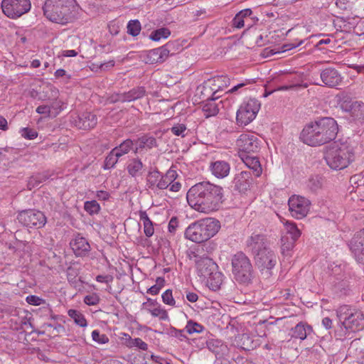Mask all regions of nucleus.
<instances>
[{
	"label": "nucleus",
	"mask_w": 364,
	"mask_h": 364,
	"mask_svg": "<svg viewBox=\"0 0 364 364\" xmlns=\"http://www.w3.org/2000/svg\"><path fill=\"white\" fill-rule=\"evenodd\" d=\"M222 187L208 181L198 183L187 192L189 205L196 210L210 213L218 210L223 202Z\"/></svg>",
	"instance_id": "1"
},
{
	"label": "nucleus",
	"mask_w": 364,
	"mask_h": 364,
	"mask_svg": "<svg viewBox=\"0 0 364 364\" xmlns=\"http://www.w3.org/2000/svg\"><path fill=\"white\" fill-rule=\"evenodd\" d=\"M336 121L331 117H324L306 124L300 138L304 143L311 146H321L333 140L338 134Z\"/></svg>",
	"instance_id": "2"
},
{
	"label": "nucleus",
	"mask_w": 364,
	"mask_h": 364,
	"mask_svg": "<svg viewBox=\"0 0 364 364\" xmlns=\"http://www.w3.org/2000/svg\"><path fill=\"white\" fill-rule=\"evenodd\" d=\"M75 0H46L43 7L44 15L53 22L66 24L75 18Z\"/></svg>",
	"instance_id": "3"
},
{
	"label": "nucleus",
	"mask_w": 364,
	"mask_h": 364,
	"mask_svg": "<svg viewBox=\"0 0 364 364\" xmlns=\"http://www.w3.org/2000/svg\"><path fill=\"white\" fill-rule=\"evenodd\" d=\"M220 222L208 218L191 223L185 231L186 239L200 243L213 237L220 230Z\"/></svg>",
	"instance_id": "4"
},
{
	"label": "nucleus",
	"mask_w": 364,
	"mask_h": 364,
	"mask_svg": "<svg viewBox=\"0 0 364 364\" xmlns=\"http://www.w3.org/2000/svg\"><path fill=\"white\" fill-rule=\"evenodd\" d=\"M353 156L352 149L346 143L334 141L327 148L325 160L331 168L341 170L350 164Z\"/></svg>",
	"instance_id": "5"
},
{
	"label": "nucleus",
	"mask_w": 364,
	"mask_h": 364,
	"mask_svg": "<svg viewBox=\"0 0 364 364\" xmlns=\"http://www.w3.org/2000/svg\"><path fill=\"white\" fill-rule=\"evenodd\" d=\"M232 273L235 281L249 284L253 278V267L250 259L242 252L235 254L231 259Z\"/></svg>",
	"instance_id": "6"
},
{
	"label": "nucleus",
	"mask_w": 364,
	"mask_h": 364,
	"mask_svg": "<svg viewBox=\"0 0 364 364\" xmlns=\"http://www.w3.org/2000/svg\"><path fill=\"white\" fill-rule=\"evenodd\" d=\"M336 314L342 326L346 329L355 331L364 327V316L359 311L343 305L337 309Z\"/></svg>",
	"instance_id": "7"
},
{
	"label": "nucleus",
	"mask_w": 364,
	"mask_h": 364,
	"mask_svg": "<svg viewBox=\"0 0 364 364\" xmlns=\"http://www.w3.org/2000/svg\"><path fill=\"white\" fill-rule=\"evenodd\" d=\"M260 109V102L256 99H250L243 102L237 112L236 121L239 126H246L252 122Z\"/></svg>",
	"instance_id": "8"
},
{
	"label": "nucleus",
	"mask_w": 364,
	"mask_h": 364,
	"mask_svg": "<svg viewBox=\"0 0 364 364\" xmlns=\"http://www.w3.org/2000/svg\"><path fill=\"white\" fill-rule=\"evenodd\" d=\"M2 12L11 19H16L28 12L31 9L30 0H2Z\"/></svg>",
	"instance_id": "9"
},
{
	"label": "nucleus",
	"mask_w": 364,
	"mask_h": 364,
	"mask_svg": "<svg viewBox=\"0 0 364 364\" xmlns=\"http://www.w3.org/2000/svg\"><path fill=\"white\" fill-rule=\"evenodd\" d=\"M17 219L28 228H41L46 223V218L41 211L31 209L20 212Z\"/></svg>",
	"instance_id": "10"
},
{
	"label": "nucleus",
	"mask_w": 364,
	"mask_h": 364,
	"mask_svg": "<svg viewBox=\"0 0 364 364\" xmlns=\"http://www.w3.org/2000/svg\"><path fill=\"white\" fill-rule=\"evenodd\" d=\"M240 154H250L258 151L259 141L253 133H243L236 140Z\"/></svg>",
	"instance_id": "11"
},
{
	"label": "nucleus",
	"mask_w": 364,
	"mask_h": 364,
	"mask_svg": "<svg viewBox=\"0 0 364 364\" xmlns=\"http://www.w3.org/2000/svg\"><path fill=\"white\" fill-rule=\"evenodd\" d=\"M288 205L291 215L296 219H301L308 214L311 202L303 196H292L289 199Z\"/></svg>",
	"instance_id": "12"
},
{
	"label": "nucleus",
	"mask_w": 364,
	"mask_h": 364,
	"mask_svg": "<svg viewBox=\"0 0 364 364\" xmlns=\"http://www.w3.org/2000/svg\"><path fill=\"white\" fill-rule=\"evenodd\" d=\"M256 264L262 270H270L277 263V257L269 247L255 255Z\"/></svg>",
	"instance_id": "13"
},
{
	"label": "nucleus",
	"mask_w": 364,
	"mask_h": 364,
	"mask_svg": "<svg viewBox=\"0 0 364 364\" xmlns=\"http://www.w3.org/2000/svg\"><path fill=\"white\" fill-rule=\"evenodd\" d=\"M196 264L198 274L203 280L209 277L215 270L218 265L209 257H201L196 256Z\"/></svg>",
	"instance_id": "14"
},
{
	"label": "nucleus",
	"mask_w": 364,
	"mask_h": 364,
	"mask_svg": "<svg viewBox=\"0 0 364 364\" xmlns=\"http://www.w3.org/2000/svg\"><path fill=\"white\" fill-rule=\"evenodd\" d=\"M171 46V44L168 43L164 46L149 50L146 54V63L154 64L164 62L169 56Z\"/></svg>",
	"instance_id": "15"
},
{
	"label": "nucleus",
	"mask_w": 364,
	"mask_h": 364,
	"mask_svg": "<svg viewBox=\"0 0 364 364\" xmlns=\"http://www.w3.org/2000/svg\"><path fill=\"white\" fill-rule=\"evenodd\" d=\"M350 248L355 259L364 264V230L358 232L350 241Z\"/></svg>",
	"instance_id": "16"
},
{
	"label": "nucleus",
	"mask_w": 364,
	"mask_h": 364,
	"mask_svg": "<svg viewBox=\"0 0 364 364\" xmlns=\"http://www.w3.org/2000/svg\"><path fill=\"white\" fill-rule=\"evenodd\" d=\"M252 183V173L250 171H241L235 174L232 184L235 190L240 193H246L250 189Z\"/></svg>",
	"instance_id": "17"
},
{
	"label": "nucleus",
	"mask_w": 364,
	"mask_h": 364,
	"mask_svg": "<svg viewBox=\"0 0 364 364\" xmlns=\"http://www.w3.org/2000/svg\"><path fill=\"white\" fill-rule=\"evenodd\" d=\"M247 246L254 255L268 248L265 236L257 233H252L247 239Z\"/></svg>",
	"instance_id": "18"
},
{
	"label": "nucleus",
	"mask_w": 364,
	"mask_h": 364,
	"mask_svg": "<svg viewBox=\"0 0 364 364\" xmlns=\"http://www.w3.org/2000/svg\"><path fill=\"white\" fill-rule=\"evenodd\" d=\"M321 79L322 82L328 87H334L341 82V75L338 70L333 68H328L323 70L321 73Z\"/></svg>",
	"instance_id": "19"
},
{
	"label": "nucleus",
	"mask_w": 364,
	"mask_h": 364,
	"mask_svg": "<svg viewBox=\"0 0 364 364\" xmlns=\"http://www.w3.org/2000/svg\"><path fill=\"white\" fill-rule=\"evenodd\" d=\"M210 170L216 178H223L230 173V166L227 161H216L210 163Z\"/></svg>",
	"instance_id": "20"
},
{
	"label": "nucleus",
	"mask_w": 364,
	"mask_h": 364,
	"mask_svg": "<svg viewBox=\"0 0 364 364\" xmlns=\"http://www.w3.org/2000/svg\"><path fill=\"white\" fill-rule=\"evenodd\" d=\"M313 332V328L306 322L301 321L291 329V337L301 341L305 340Z\"/></svg>",
	"instance_id": "21"
},
{
	"label": "nucleus",
	"mask_w": 364,
	"mask_h": 364,
	"mask_svg": "<svg viewBox=\"0 0 364 364\" xmlns=\"http://www.w3.org/2000/svg\"><path fill=\"white\" fill-rule=\"evenodd\" d=\"M240 157L245 163V164L251 170L256 177L261 176L262 168L259 161L256 156H251L250 154H240Z\"/></svg>",
	"instance_id": "22"
},
{
	"label": "nucleus",
	"mask_w": 364,
	"mask_h": 364,
	"mask_svg": "<svg viewBox=\"0 0 364 364\" xmlns=\"http://www.w3.org/2000/svg\"><path fill=\"white\" fill-rule=\"evenodd\" d=\"M71 247L77 256H82L90 250V245L85 237H76L70 242Z\"/></svg>",
	"instance_id": "23"
},
{
	"label": "nucleus",
	"mask_w": 364,
	"mask_h": 364,
	"mask_svg": "<svg viewBox=\"0 0 364 364\" xmlns=\"http://www.w3.org/2000/svg\"><path fill=\"white\" fill-rule=\"evenodd\" d=\"M97 123V116L91 112H84L79 117L77 126L80 129H90L94 128Z\"/></svg>",
	"instance_id": "24"
},
{
	"label": "nucleus",
	"mask_w": 364,
	"mask_h": 364,
	"mask_svg": "<svg viewBox=\"0 0 364 364\" xmlns=\"http://www.w3.org/2000/svg\"><path fill=\"white\" fill-rule=\"evenodd\" d=\"M210 82H203L197 87L196 95H198L200 102L209 100L212 98H219L220 95H215L210 89Z\"/></svg>",
	"instance_id": "25"
},
{
	"label": "nucleus",
	"mask_w": 364,
	"mask_h": 364,
	"mask_svg": "<svg viewBox=\"0 0 364 364\" xmlns=\"http://www.w3.org/2000/svg\"><path fill=\"white\" fill-rule=\"evenodd\" d=\"M178 177V174L176 171L169 169L166 173L164 176L161 175L160 181L157 183V188L160 190H164L169 188V186Z\"/></svg>",
	"instance_id": "26"
},
{
	"label": "nucleus",
	"mask_w": 364,
	"mask_h": 364,
	"mask_svg": "<svg viewBox=\"0 0 364 364\" xmlns=\"http://www.w3.org/2000/svg\"><path fill=\"white\" fill-rule=\"evenodd\" d=\"M208 287L213 290L217 291L220 288L223 281V274L218 269L215 270L209 277L205 279Z\"/></svg>",
	"instance_id": "27"
},
{
	"label": "nucleus",
	"mask_w": 364,
	"mask_h": 364,
	"mask_svg": "<svg viewBox=\"0 0 364 364\" xmlns=\"http://www.w3.org/2000/svg\"><path fill=\"white\" fill-rule=\"evenodd\" d=\"M144 87L139 86L134 87L127 92H123L125 102H130L141 99L146 95Z\"/></svg>",
	"instance_id": "28"
},
{
	"label": "nucleus",
	"mask_w": 364,
	"mask_h": 364,
	"mask_svg": "<svg viewBox=\"0 0 364 364\" xmlns=\"http://www.w3.org/2000/svg\"><path fill=\"white\" fill-rule=\"evenodd\" d=\"M143 167L142 161L139 159L134 158L129 160L127 170L130 176L136 177L141 175Z\"/></svg>",
	"instance_id": "29"
},
{
	"label": "nucleus",
	"mask_w": 364,
	"mask_h": 364,
	"mask_svg": "<svg viewBox=\"0 0 364 364\" xmlns=\"http://www.w3.org/2000/svg\"><path fill=\"white\" fill-rule=\"evenodd\" d=\"M338 106L345 112H350L354 105L355 101L346 93H341L336 96Z\"/></svg>",
	"instance_id": "30"
},
{
	"label": "nucleus",
	"mask_w": 364,
	"mask_h": 364,
	"mask_svg": "<svg viewBox=\"0 0 364 364\" xmlns=\"http://www.w3.org/2000/svg\"><path fill=\"white\" fill-rule=\"evenodd\" d=\"M218 98H212L205 101L203 105V111L207 117L216 115L219 112L218 105L215 102Z\"/></svg>",
	"instance_id": "31"
},
{
	"label": "nucleus",
	"mask_w": 364,
	"mask_h": 364,
	"mask_svg": "<svg viewBox=\"0 0 364 364\" xmlns=\"http://www.w3.org/2000/svg\"><path fill=\"white\" fill-rule=\"evenodd\" d=\"M139 217L140 220L143 221L144 234L148 237H151L154 235V228L146 211H139Z\"/></svg>",
	"instance_id": "32"
},
{
	"label": "nucleus",
	"mask_w": 364,
	"mask_h": 364,
	"mask_svg": "<svg viewBox=\"0 0 364 364\" xmlns=\"http://www.w3.org/2000/svg\"><path fill=\"white\" fill-rule=\"evenodd\" d=\"M124 336H125L124 344L128 348L137 347L139 349L143 350H147L148 345L145 342H144L141 338H132V337L127 333H124Z\"/></svg>",
	"instance_id": "33"
},
{
	"label": "nucleus",
	"mask_w": 364,
	"mask_h": 364,
	"mask_svg": "<svg viewBox=\"0 0 364 364\" xmlns=\"http://www.w3.org/2000/svg\"><path fill=\"white\" fill-rule=\"evenodd\" d=\"M352 117L358 120L364 119V103L362 102L355 101L354 105L349 112Z\"/></svg>",
	"instance_id": "34"
},
{
	"label": "nucleus",
	"mask_w": 364,
	"mask_h": 364,
	"mask_svg": "<svg viewBox=\"0 0 364 364\" xmlns=\"http://www.w3.org/2000/svg\"><path fill=\"white\" fill-rule=\"evenodd\" d=\"M323 184V178L319 175L311 176L307 182V186L311 191H317L321 189Z\"/></svg>",
	"instance_id": "35"
},
{
	"label": "nucleus",
	"mask_w": 364,
	"mask_h": 364,
	"mask_svg": "<svg viewBox=\"0 0 364 364\" xmlns=\"http://www.w3.org/2000/svg\"><path fill=\"white\" fill-rule=\"evenodd\" d=\"M288 237L289 235H282L281 238V250L284 255H289V252L293 249L296 242Z\"/></svg>",
	"instance_id": "36"
},
{
	"label": "nucleus",
	"mask_w": 364,
	"mask_h": 364,
	"mask_svg": "<svg viewBox=\"0 0 364 364\" xmlns=\"http://www.w3.org/2000/svg\"><path fill=\"white\" fill-rule=\"evenodd\" d=\"M133 141L131 139H127L112 149L115 151V154L120 158L123 155L127 154L132 149Z\"/></svg>",
	"instance_id": "37"
},
{
	"label": "nucleus",
	"mask_w": 364,
	"mask_h": 364,
	"mask_svg": "<svg viewBox=\"0 0 364 364\" xmlns=\"http://www.w3.org/2000/svg\"><path fill=\"white\" fill-rule=\"evenodd\" d=\"M138 141L139 142V149H151L157 146L156 139L154 136H143L138 139Z\"/></svg>",
	"instance_id": "38"
},
{
	"label": "nucleus",
	"mask_w": 364,
	"mask_h": 364,
	"mask_svg": "<svg viewBox=\"0 0 364 364\" xmlns=\"http://www.w3.org/2000/svg\"><path fill=\"white\" fill-rule=\"evenodd\" d=\"M286 233L284 235H289L291 240L296 241L301 235L299 230L295 224L291 223H287L285 224Z\"/></svg>",
	"instance_id": "39"
},
{
	"label": "nucleus",
	"mask_w": 364,
	"mask_h": 364,
	"mask_svg": "<svg viewBox=\"0 0 364 364\" xmlns=\"http://www.w3.org/2000/svg\"><path fill=\"white\" fill-rule=\"evenodd\" d=\"M68 315L80 326L85 327L87 326V321L84 316L77 310L70 309L68 311Z\"/></svg>",
	"instance_id": "40"
},
{
	"label": "nucleus",
	"mask_w": 364,
	"mask_h": 364,
	"mask_svg": "<svg viewBox=\"0 0 364 364\" xmlns=\"http://www.w3.org/2000/svg\"><path fill=\"white\" fill-rule=\"evenodd\" d=\"M171 35V31L169 29L166 28H161L154 31L151 35L150 38L152 41H158L161 38H166Z\"/></svg>",
	"instance_id": "41"
},
{
	"label": "nucleus",
	"mask_w": 364,
	"mask_h": 364,
	"mask_svg": "<svg viewBox=\"0 0 364 364\" xmlns=\"http://www.w3.org/2000/svg\"><path fill=\"white\" fill-rule=\"evenodd\" d=\"M185 330L188 333L192 334L194 333H201L204 330V327L200 323L190 320L187 322Z\"/></svg>",
	"instance_id": "42"
},
{
	"label": "nucleus",
	"mask_w": 364,
	"mask_h": 364,
	"mask_svg": "<svg viewBox=\"0 0 364 364\" xmlns=\"http://www.w3.org/2000/svg\"><path fill=\"white\" fill-rule=\"evenodd\" d=\"M141 31V24L138 20H132L127 25V33L133 36L139 35Z\"/></svg>",
	"instance_id": "43"
},
{
	"label": "nucleus",
	"mask_w": 364,
	"mask_h": 364,
	"mask_svg": "<svg viewBox=\"0 0 364 364\" xmlns=\"http://www.w3.org/2000/svg\"><path fill=\"white\" fill-rule=\"evenodd\" d=\"M119 158V157L115 154V151L112 150L105 159L104 168L105 169L113 168L117 163Z\"/></svg>",
	"instance_id": "44"
},
{
	"label": "nucleus",
	"mask_w": 364,
	"mask_h": 364,
	"mask_svg": "<svg viewBox=\"0 0 364 364\" xmlns=\"http://www.w3.org/2000/svg\"><path fill=\"white\" fill-rule=\"evenodd\" d=\"M241 348L245 350H250L255 347L252 338L247 333H243L241 336Z\"/></svg>",
	"instance_id": "45"
},
{
	"label": "nucleus",
	"mask_w": 364,
	"mask_h": 364,
	"mask_svg": "<svg viewBox=\"0 0 364 364\" xmlns=\"http://www.w3.org/2000/svg\"><path fill=\"white\" fill-rule=\"evenodd\" d=\"M84 208L90 215L98 213L100 210L99 203L94 200L86 201L84 205Z\"/></svg>",
	"instance_id": "46"
},
{
	"label": "nucleus",
	"mask_w": 364,
	"mask_h": 364,
	"mask_svg": "<svg viewBox=\"0 0 364 364\" xmlns=\"http://www.w3.org/2000/svg\"><path fill=\"white\" fill-rule=\"evenodd\" d=\"M161 174L159 171H154L153 172H150L147 176V184L150 188H152L154 186L157 188V183L159 181H160Z\"/></svg>",
	"instance_id": "47"
},
{
	"label": "nucleus",
	"mask_w": 364,
	"mask_h": 364,
	"mask_svg": "<svg viewBox=\"0 0 364 364\" xmlns=\"http://www.w3.org/2000/svg\"><path fill=\"white\" fill-rule=\"evenodd\" d=\"M213 78L215 80L216 86L221 90L227 87L230 82V78L225 75H218L213 77Z\"/></svg>",
	"instance_id": "48"
},
{
	"label": "nucleus",
	"mask_w": 364,
	"mask_h": 364,
	"mask_svg": "<svg viewBox=\"0 0 364 364\" xmlns=\"http://www.w3.org/2000/svg\"><path fill=\"white\" fill-rule=\"evenodd\" d=\"M146 310L154 316L159 317L161 320L168 318V314L166 310L161 308L146 309Z\"/></svg>",
	"instance_id": "49"
},
{
	"label": "nucleus",
	"mask_w": 364,
	"mask_h": 364,
	"mask_svg": "<svg viewBox=\"0 0 364 364\" xmlns=\"http://www.w3.org/2000/svg\"><path fill=\"white\" fill-rule=\"evenodd\" d=\"M21 136L27 139H34L38 136V132L31 128L25 127L21 130Z\"/></svg>",
	"instance_id": "50"
},
{
	"label": "nucleus",
	"mask_w": 364,
	"mask_h": 364,
	"mask_svg": "<svg viewBox=\"0 0 364 364\" xmlns=\"http://www.w3.org/2000/svg\"><path fill=\"white\" fill-rule=\"evenodd\" d=\"M92 339L100 344H105L109 342V338L105 334H100L99 331L94 330L92 332Z\"/></svg>",
	"instance_id": "51"
},
{
	"label": "nucleus",
	"mask_w": 364,
	"mask_h": 364,
	"mask_svg": "<svg viewBox=\"0 0 364 364\" xmlns=\"http://www.w3.org/2000/svg\"><path fill=\"white\" fill-rule=\"evenodd\" d=\"M46 179V177L45 176H41V174L31 177L28 183V188L31 190L32 188L38 186L43 181H45Z\"/></svg>",
	"instance_id": "52"
},
{
	"label": "nucleus",
	"mask_w": 364,
	"mask_h": 364,
	"mask_svg": "<svg viewBox=\"0 0 364 364\" xmlns=\"http://www.w3.org/2000/svg\"><path fill=\"white\" fill-rule=\"evenodd\" d=\"M162 300H163V302L166 304H168V305H170V306H174L175 304H176V301L173 297V295H172V291L170 290V289H167L166 291H165L162 296Z\"/></svg>",
	"instance_id": "53"
},
{
	"label": "nucleus",
	"mask_w": 364,
	"mask_h": 364,
	"mask_svg": "<svg viewBox=\"0 0 364 364\" xmlns=\"http://www.w3.org/2000/svg\"><path fill=\"white\" fill-rule=\"evenodd\" d=\"M157 284L153 285L147 290V293L151 295H156L159 294L163 283L164 282V279L161 277H158L156 279Z\"/></svg>",
	"instance_id": "54"
},
{
	"label": "nucleus",
	"mask_w": 364,
	"mask_h": 364,
	"mask_svg": "<svg viewBox=\"0 0 364 364\" xmlns=\"http://www.w3.org/2000/svg\"><path fill=\"white\" fill-rule=\"evenodd\" d=\"M100 297L97 294H92L85 296L84 302L89 306L97 305L100 302Z\"/></svg>",
	"instance_id": "55"
},
{
	"label": "nucleus",
	"mask_w": 364,
	"mask_h": 364,
	"mask_svg": "<svg viewBox=\"0 0 364 364\" xmlns=\"http://www.w3.org/2000/svg\"><path fill=\"white\" fill-rule=\"evenodd\" d=\"M171 132L175 134L176 136H181L182 137H184L186 136V127L183 124H178L175 126H173L171 129Z\"/></svg>",
	"instance_id": "56"
},
{
	"label": "nucleus",
	"mask_w": 364,
	"mask_h": 364,
	"mask_svg": "<svg viewBox=\"0 0 364 364\" xmlns=\"http://www.w3.org/2000/svg\"><path fill=\"white\" fill-rule=\"evenodd\" d=\"M26 301L31 305L38 306L45 303V301L39 296L30 295L26 297Z\"/></svg>",
	"instance_id": "57"
},
{
	"label": "nucleus",
	"mask_w": 364,
	"mask_h": 364,
	"mask_svg": "<svg viewBox=\"0 0 364 364\" xmlns=\"http://www.w3.org/2000/svg\"><path fill=\"white\" fill-rule=\"evenodd\" d=\"M170 335L173 337L178 338L180 341H183L186 338L184 335L183 330H178L175 328H171Z\"/></svg>",
	"instance_id": "58"
},
{
	"label": "nucleus",
	"mask_w": 364,
	"mask_h": 364,
	"mask_svg": "<svg viewBox=\"0 0 364 364\" xmlns=\"http://www.w3.org/2000/svg\"><path fill=\"white\" fill-rule=\"evenodd\" d=\"M108 101L110 103H116L118 102H125L123 93H115L112 95L109 98Z\"/></svg>",
	"instance_id": "59"
},
{
	"label": "nucleus",
	"mask_w": 364,
	"mask_h": 364,
	"mask_svg": "<svg viewBox=\"0 0 364 364\" xmlns=\"http://www.w3.org/2000/svg\"><path fill=\"white\" fill-rule=\"evenodd\" d=\"M244 22V18H242L240 15L237 14L232 20V25L234 27L237 28H242L245 26Z\"/></svg>",
	"instance_id": "60"
},
{
	"label": "nucleus",
	"mask_w": 364,
	"mask_h": 364,
	"mask_svg": "<svg viewBox=\"0 0 364 364\" xmlns=\"http://www.w3.org/2000/svg\"><path fill=\"white\" fill-rule=\"evenodd\" d=\"M178 226V219L176 217L172 218L168 223V231L171 233L174 234Z\"/></svg>",
	"instance_id": "61"
},
{
	"label": "nucleus",
	"mask_w": 364,
	"mask_h": 364,
	"mask_svg": "<svg viewBox=\"0 0 364 364\" xmlns=\"http://www.w3.org/2000/svg\"><path fill=\"white\" fill-rule=\"evenodd\" d=\"M51 107L48 105H40L36 108V112L41 114L50 115Z\"/></svg>",
	"instance_id": "62"
},
{
	"label": "nucleus",
	"mask_w": 364,
	"mask_h": 364,
	"mask_svg": "<svg viewBox=\"0 0 364 364\" xmlns=\"http://www.w3.org/2000/svg\"><path fill=\"white\" fill-rule=\"evenodd\" d=\"M204 82H210V84H211V85H209L210 87V89L211 90V91L213 92H214L215 94V95H219L218 92L221 90L220 88H218V86H216L215 80H214L213 77L210 78V79L205 80Z\"/></svg>",
	"instance_id": "63"
},
{
	"label": "nucleus",
	"mask_w": 364,
	"mask_h": 364,
	"mask_svg": "<svg viewBox=\"0 0 364 364\" xmlns=\"http://www.w3.org/2000/svg\"><path fill=\"white\" fill-rule=\"evenodd\" d=\"M113 277L111 275H98L96 277V280L98 282L108 283L112 281Z\"/></svg>",
	"instance_id": "64"
}]
</instances>
